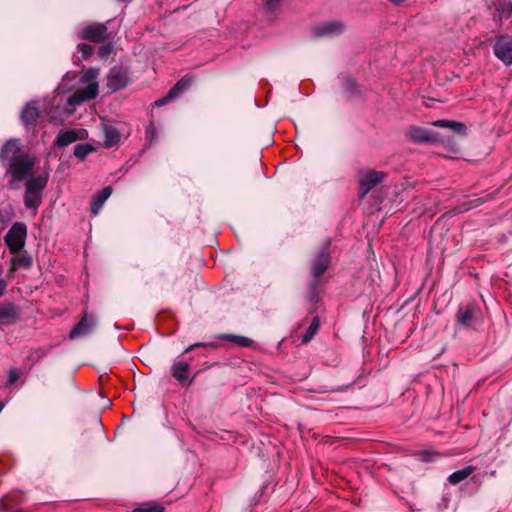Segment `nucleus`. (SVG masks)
I'll list each match as a JSON object with an SVG mask.
<instances>
[{
    "mask_svg": "<svg viewBox=\"0 0 512 512\" xmlns=\"http://www.w3.org/2000/svg\"><path fill=\"white\" fill-rule=\"evenodd\" d=\"M0 162L6 175L10 176L8 187L17 189V183L25 181L24 205L37 209L42 203L49 176L47 173L32 175L35 157L23 148L19 139L11 138L0 149Z\"/></svg>",
    "mask_w": 512,
    "mask_h": 512,
    "instance_id": "obj_1",
    "label": "nucleus"
},
{
    "mask_svg": "<svg viewBox=\"0 0 512 512\" xmlns=\"http://www.w3.org/2000/svg\"><path fill=\"white\" fill-rule=\"evenodd\" d=\"M331 244V239H327L324 246L317 253L315 258L312 260L311 264V274L313 280L309 283V297L310 300L313 301L316 297V289L318 287L319 278L325 273L330 265V253L329 247Z\"/></svg>",
    "mask_w": 512,
    "mask_h": 512,
    "instance_id": "obj_2",
    "label": "nucleus"
},
{
    "mask_svg": "<svg viewBox=\"0 0 512 512\" xmlns=\"http://www.w3.org/2000/svg\"><path fill=\"white\" fill-rule=\"evenodd\" d=\"M27 227L22 222L14 223L5 236V243L11 253L15 254L25 245Z\"/></svg>",
    "mask_w": 512,
    "mask_h": 512,
    "instance_id": "obj_3",
    "label": "nucleus"
},
{
    "mask_svg": "<svg viewBox=\"0 0 512 512\" xmlns=\"http://www.w3.org/2000/svg\"><path fill=\"white\" fill-rule=\"evenodd\" d=\"M386 173L375 170L363 171L359 175V198L363 199L374 187L380 184Z\"/></svg>",
    "mask_w": 512,
    "mask_h": 512,
    "instance_id": "obj_4",
    "label": "nucleus"
},
{
    "mask_svg": "<svg viewBox=\"0 0 512 512\" xmlns=\"http://www.w3.org/2000/svg\"><path fill=\"white\" fill-rule=\"evenodd\" d=\"M494 55L506 66L512 64V36H497L493 45Z\"/></svg>",
    "mask_w": 512,
    "mask_h": 512,
    "instance_id": "obj_5",
    "label": "nucleus"
},
{
    "mask_svg": "<svg viewBox=\"0 0 512 512\" xmlns=\"http://www.w3.org/2000/svg\"><path fill=\"white\" fill-rule=\"evenodd\" d=\"M78 38L95 43H101L109 38L108 28L103 23H92L78 32Z\"/></svg>",
    "mask_w": 512,
    "mask_h": 512,
    "instance_id": "obj_6",
    "label": "nucleus"
},
{
    "mask_svg": "<svg viewBox=\"0 0 512 512\" xmlns=\"http://www.w3.org/2000/svg\"><path fill=\"white\" fill-rule=\"evenodd\" d=\"M129 71L122 65L114 66L107 75V87L110 91L116 92L125 88L129 83Z\"/></svg>",
    "mask_w": 512,
    "mask_h": 512,
    "instance_id": "obj_7",
    "label": "nucleus"
},
{
    "mask_svg": "<svg viewBox=\"0 0 512 512\" xmlns=\"http://www.w3.org/2000/svg\"><path fill=\"white\" fill-rule=\"evenodd\" d=\"M408 138L417 144L436 143L440 141V135L433 130L419 126H411L407 131Z\"/></svg>",
    "mask_w": 512,
    "mask_h": 512,
    "instance_id": "obj_8",
    "label": "nucleus"
},
{
    "mask_svg": "<svg viewBox=\"0 0 512 512\" xmlns=\"http://www.w3.org/2000/svg\"><path fill=\"white\" fill-rule=\"evenodd\" d=\"M40 116L38 101H29L20 112V120L27 131L33 129Z\"/></svg>",
    "mask_w": 512,
    "mask_h": 512,
    "instance_id": "obj_9",
    "label": "nucleus"
},
{
    "mask_svg": "<svg viewBox=\"0 0 512 512\" xmlns=\"http://www.w3.org/2000/svg\"><path fill=\"white\" fill-rule=\"evenodd\" d=\"M192 82V79L189 76L182 77L177 83L169 90V92L166 94V96L156 100L154 102V106L160 107L167 103H169L171 100L178 98L180 95H182L188 88L190 87Z\"/></svg>",
    "mask_w": 512,
    "mask_h": 512,
    "instance_id": "obj_10",
    "label": "nucleus"
},
{
    "mask_svg": "<svg viewBox=\"0 0 512 512\" xmlns=\"http://www.w3.org/2000/svg\"><path fill=\"white\" fill-rule=\"evenodd\" d=\"M98 83H89L83 90H77L67 99V104L76 107L84 101L92 100L97 97Z\"/></svg>",
    "mask_w": 512,
    "mask_h": 512,
    "instance_id": "obj_11",
    "label": "nucleus"
},
{
    "mask_svg": "<svg viewBox=\"0 0 512 512\" xmlns=\"http://www.w3.org/2000/svg\"><path fill=\"white\" fill-rule=\"evenodd\" d=\"M345 30V26L340 21H328L313 28L315 37H333L340 35Z\"/></svg>",
    "mask_w": 512,
    "mask_h": 512,
    "instance_id": "obj_12",
    "label": "nucleus"
},
{
    "mask_svg": "<svg viewBox=\"0 0 512 512\" xmlns=\"http://www.w3.org/2000/svg\"><path fill=\"white\" fill-rule=\"evenodd\" d=\"M86 134V131L83 129L62 130L55 138L54 145L60 148L68 146L79 139H84Z\"/></svg>",
    "mask_w": 512,
    "mask_h": 512,
    "instance_id": "obj_13",
    "label": "nucleus"
},
{
    "mask_svg": "<svg viewBox=\"0 0 512 512\" xmlns=\"http://www.w3.org/2000/svg\"><path fill=\"white\" fill-rule=\"evenodd\" d=\"M20 316V308L14 303L0 304V325H13Z\"/></svg>",
    "mask_w": 512,
    "mask_h": 512,
    "instance_id": "obj_14",
    "label": "nucleus"
},
{
    "mask_svg": "<svg viewBox=\"0 0 512 512\" xmlns=\"http://www.w3.org/2000/svg\"><path fill=\"white\" fill-rule=\"evenodd\" d=\"M477 311L478 309L474 304H467L466 306L459 307L456 313L457 324L464 328L471 327L474 323Z\"/></svg>",
    "mask_w": 512,
    "mask_h": 512,
    "instance_id": "obj_15",
    "label": "nucleus"
},
{
    "mask_svg": "<svg viewBox=\"0 0 512 512\" xmlns=\"http://www.w3.org/2000/svg\"><path fill=\"white\" fill-rule=\"evenodd\" d=\"M96 326V319L94 317H88L87 314L81 318V320L75 325L70 331L69 338L76 339L88 335Z\"/></svg>",
    "mask_w": 512,
    "mask_h": 512,
    "instance_id": "obj_16",
    "label": "nucleus"
},
{
    "mask_svg": "<svg viewBox=\"0 0 512 512\" xmlns=\"http://www.w3.org/2000/svg\"><path fill=\"white\" fill-rule=\"evenodd\" d=\"M103 134H104V143L103 146L105 148H112L116 146L120 142V132L119 130L109 124H103Z\"/></svg>",
    "mask_w": 512,
    "mask_h": 512,
    "instance_id": "obj_17",
    "label": "nucleus"
},
{
    "mask_svg": "<svg viewBox=\"0 0 512 512\" xmlns=\"http://www.w3.org/2000/svg\"><path fill=\"white\" fill-rule=\"evenodd\" d=\"M111 194L112 188L110 186H106L93 197L91 201V213L93 216H96L99 213L103 204L110 197Z\"/></svg>",
    "mask_w": 512,
    "mask_h": 512,
    "instance_id": "obj_18",
    "label": "nucleus"
},
{
    "mask_svg": "<svg viewBox=\"0 0 512 512\" xmlns=\"http://www.w3.org/2000/svg\"><path fill=\"white\" fill-rule=\"evenodd\" d=\"M171 373L177 381L184 383L189 376V363L182 361L174 362L171 367Z\"/></svg>",
    "mask_w": 512,
    "mask_h": 512,
    "instance_id": "obj_19",
    "label": "nucleus"
},
{
    "mask_svg": "<svg viewBox=\"0 0 512 512\" xmlns=\"http://www.w3.org/2000/svg\"><path fill=\"white\" fill-rule=\"evenodd\" d=\"M222 340L230 341L241 347H253L255 345L254 340L249 337L233 335V334H222L218 337Z\"/></svg>",
    "mask_w": 512,
    "mask_h": 512,
    "instance_id": "obj_20",
    "label": "nucleus"
},
{
    "mask_svg": "<svg viewBox=\"0 0 512 512\" xmlns=\"http://www.w3.org/2000/svg\"><path fill=\"white\" fill-rule=\"evenodd\" d=\"M474 471H475L474 466H471V465L466 466L465 468L457 470V471L453 472L452 474H450L448 477V481L451 484L456 485V484L464 481L465 479H467Z\"/></svg>",
    "mask_w": 512,
    "mask_h": 512,
    "instance_id": "obj_21",
    "label": "nucleus"
},
{
    "mask_svg": "<svg viewBox=\"0 0 512 512\" xmlns=\"http://www.w3.org/2000/svg\"><path fill=\"white\" fill-rule=\"evenodd\" d=\"M319 328H320V318L318 316H315L312 319L305 334L302 336L301 342L303 344L310 342L313 339V337L317 334Z\"/></svg>",
    "mask_w": 512,
    "mask_h": 512,
    "instance_id": "obj_22",
    "label": "nucleus"
},
{
    "mask_svg": "<svg viewBox=\"0 0 512 512\" xmlns=\"http://www.w3.org/2000/svg\"><path fill=\"white\" fill-rule=\"evenodd\" d=\"M95 148L89 143H79L74 146V156L79 160H84Z\"/></svg>",
    "mask_w": 512,
    "mask_h": 512,
    "instance_id": "obj_23",
    "label": "nucleus"
},
{
    "mask_svg": "<svg viewBox=\"0 0 512 512\" xmlns=\"http://www.w3.org/2000/svg\"><path fill=\"white\" fill-rule=\"evenodd\" d=\"M32 264H33L32 257L27 252H24L21 255L13 258L14 268L21 267L24 269H30L32 267Z\"/></svg>",
    "mask_w": 512,
    "mask_h": 512,
    "instance_id": "obj_24",
    "label": "nucleus"
},
{
    "mask_svg": "<svg viewBox=\"0 0 512 512\" xmlns=\"http://www.w3.org/2000/svg\"><path fill=\"white\" fill-rule=\"evenodd\" d=\"M132 512H164V508L159 504L146 503L133 509Z\"/></svg>",
    "mask_w": 512,
    "mask_h": 512,
    "instance_id": "obj_25",
    "label": "nucleus"
},
{
    "mask_svg": "<svg viewBox=\"0 0 512 512\" xmlns=\"http://www.w3.org/2000/svg\"><path fill=\"white\" fill-rule=\"evenodd\" d=\"M99 75V69L98 68H89L84 75L82 76L81 80L83 82L89 83H97L96 79Z\"/></svg>",
    "mask_w": 512,
    "mask_h": 512,
    "instance_id": "obj_26",
    "label": "nucleus"
},
{
    "mask_svg": "<svg viewBox=\"0 0 512 512\" xmlns=\"http://www.w3.org/2000/svg\"><path fill=\"white\" fill-rule=\"evenodd\" d=\"M344 90L352 95L357 93V83L356 81L350 77L345 76L343 81Z\"/></svg>",
    "mask_w": 512,
    "mask_h": 512,
    "instance_id": "obj_27",
    "label": "nucleus"
},
{
    "mask_svg": "<svg viewBox=\"0 0 512 512\" xmlns=\"http://www.w3.org/2000/svg\"><path fill=\"white\" fill-rule=\"evenodd\" d=\"M449 129L458 135H466L467 128L464 123L452 120Z\"/></svg>",
    "mask_w": 512,
    "mask_h": 512,
    "instance_id": "obj_28",
    "label": "nucleus"
},
{
    "mask_svg": "<svg viewBox=\"0 0 512 512\" xmlns=\"http://www.w3.org/2000/svg\"><path fill=\"white\" fill-rule=\"evenodd\" d=\"M77 48L83 59H87L92 55L93 47L90 44L80 43Z\"/></svg>",
    "mask_w": 512,
    "mask_h": 512,
    "instance_id": "obj_29",
    "label": "nucleus"
},
{
    "mask_svg": "<svg viewBox=\"0 0 512 512\" xmlns=\"http://www.w3.org/2000/svg\"><path fill=\"white\" fill-rule=\"evenodd\" d=\"M282 0H266V9L270 13H275L279 7Z\"/></svg>",
    "mask_w": 512,
    "mask_h": 512,
    "instance_id": "obj_30",
    "label": "nucleus"
},
{
    "mask_svg": "<svg viewBox=\"0 0 512 512\" xmlns=\"http://www.w3.org/2000/svg\"><path fill=\"white\" fill-rule=\"evenodd\" d=\"M20 377V372L17 368H11L8 373V383L14 384Z\"/></svg>",
    "mask_w": 512,
    "mask_h": 512,
    "instance_id": "obj_31",
    "label": "nucleus"
},
{
    "mask_svg": "<svg viewBox=\"0 0 512 512\" xmlns=\"http://www.w3.org/2000/svg\"><path fill=\"white\" fill-rule=\"evenodd\" d=\"M156 128L153 123H150L146 128V138L153 142L156 139Z\"/></svg>",
    "mask_w": 512,
    "mask_h": 512,
    "instance_id": "obj_32",
    "label": "nucleus"
},
{
    "mask_svg": "<svg viewBox=\"0 0 512 512\" xmlns=\"http://www.w3.org/2000/svg\"><path fill=\"white\" fill-rule=\"evenodd\" d=\"M435 457H436L435 453H430L427 451H423L419 454V460L422 462H431L435 459Z\"/></svg>",
    "mask_w": 512,
    "mask_h": 512,
    "instance_id": "obj_33",
    "label": "nucleus"
},
{
    "mask_svg": "<svg viewBox=\"0 0 512 512\" xmlns=\"http://www.w3.org/2000/svg\"><path fill=\"white\" fill-rule=\"evenodd\" d=\"M112 45L111 44H106V45H103L99 48L98 50V54L100 57L104 58L106 56H108L111 52H112Z\"/></svg>",
    "mask_w": 512,
    "mask_h": 512,
    "instance_id": "obj_34",
    "label": "nucleus"
},
{
    "mask_svg": "<svg viewBox=\"0 0 512 512\" xmlns=\"http://www.w3.org/2000/svg\"><path fill=\"white\" fill-rule=\"evenodd\" d=\"M451 123H452V120L441 119V120L434 121L432 123V125L435 126V127L448 128L449 129V126H451Z\"/></svg>",
    "mask_w": 512,
    "mask_h": 512,
    "instance_id": "obj_35",
    "label": "nucleus"
},
{
    "mask_svg": "<svg viewBox=\"0 0 512 512\" xmlns=\"http://www.w3.org/2000/svg\"><path fill=\"white\" fill-rule=\"evenodd\" d=\"M216 345L214 343H208V344H205V343H195V344H192L190 346H188L185 350H184V353H188L190 351H192L194 348L196 347H215Z\"/></svg>",
    "mask_w": 512,
    "mask_h": 512,
    "instance_id": "obj_36",
    "label": "nucleus"
},
{
    "mask_svg": "<svg viewBox=\"0 0 512 512\" xmlns=\"http://www.w3.org/2000/svg\"><path fill=\"white\" fill-rule=\"evenodd\" d=\"M475 204L473 205V207H476L478 205H480L481 203H483V200L482 198H477L474 200Z\"/></svg>",
    "mask_w": 512,
    "mask_h": 512,
    "instance_id": "obj_37",
    "label": "nucleus"
},
{
    "mask_svg": "<svg viewBox=\"0 0 512 512\" xmlns=\"http://www.w3.org/2000/svg\"><path fill=\"white\" fill-rule=\"evenodd\" d=\"M389 1L394 4H400V3L404 2L405 0H389Z\"/></svg>",
    "mask_w": 512,
    "mask_h": 512,
    "instance_id": "obj_38",
    "label": "nucleus"
},
{
    "mask_svg": "<svg viewBox=\"0 0 512 512\" xmlns=\"http://www.w3.org/2000/svg\"><path fill=\"white\" fill-rule=\"evenodd\" d=\"M5 406V402H0V412L2 411V409L4 408Z\"/></svg>",
    "mask_w": 512,
    "mask_h": 512,
    "instance_id": "obj_39",
    "label": "nucleus"
}]
</instances>
